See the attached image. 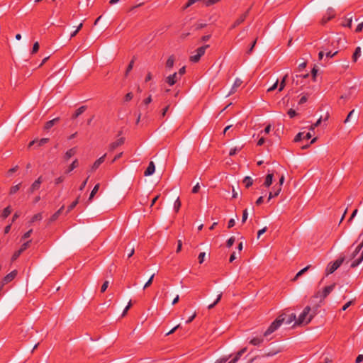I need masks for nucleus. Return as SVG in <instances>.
I'll use <instances>...</instances> for the list:
<instances>
[{"label": "nucleus", "instance_id": "obj_45", "mask_svg": "<svg viewBox=\"0 0 363 363\" xmlns=\"http://www.w3.org/2000/svg\"><path fill=\"white\" fill-rule=\"evenodd\" d=\"M22 253L23 252L20 250H16L12 255L11 262L16 261Z\"/></svg>", "mask_w": 363, "mask_h": 363}, {"label": "nucleus", "instance_id": "obj_63", "mask_svg": "<svg viewBox=\"0 0 363 363\" xmlns=\"http://www.w3.org/2000/svg\"><path fill=\"white\" fill-rule=\"evenodd\" d=\"M32 232H33V230L30 229L28 231H27L26 233H25L22 237V239L26 240V239L28 238L30 236Z\"/></svg>", "mask_w": 363, "mask_h": 363}, {"label": "nucleus", "instance_id": "obj_27", "mask_svg": "<svg viewBox=\"0 0 363 363\" xmlns=\"http://www.w3.org/2000/svg\"><path fill=\"white\" fill-rule=\"evenodd\" d=\"M43 213H38L31 218L30 223H33L36 221L41 220L43 219Z\"/></svg>", "mask_w": 363, "mask_h": 363}, {"label": "nucleus", "instance_id": "obj_54", "mask_svg": "<svg viewBox=\"0 0 363 363\" xmlns=\"http://www.w3.org/2000/svg\"><path fill=\"white\" fill-rule=\"evenodd\" d=\"M248 213L247 210L245 209L242 212V223H244L247 219Z\"/></svg>", "mask_w": 363, "mask_h": 363}, {"label": "nucleus", "instance_id": "obj_5", "mask_svg": "<svg viewBox=\"0 0 363 363\" xmlns=\"http://www.w3.org/2000/svg\"><path fill=\"white\" fill-rule=\"evenodd\" d=\"M335 286V284H333L330 286H325L323 291H318L315 293V294L313 296V298H320V301H322L324 300L334 289Z\"/></svg>", "mask_w": 363, "mask_h": 363}, {"label": "nucleus", "instance_id": "obj_61", "mask_svg": "<svg viewBox=\"0 0 363 363\" xmlns=\"http://www.w3.org/2000/svg\"><path fill=\"white\" fill-rule=\"evenodd\" d=\"M362 29H363V21L360 22L357 25V28L355 29V32L356 33H359V32H361L362 30Z\"/></svg>", "mask_w": 363, "mask_h": 363}, {"label": "nucleus", "instance_id": "obj_18", "mask_svg": "<svg viewBox=\"0 0 363 363\" xmlns=\"http://www.w3.org/2000/svg\"><path fill=\"white\" fill-rule=\"evenodd\" d=\"M273 177H274V174L273 173H269L266 176L265 181L264 182V185L266 187H269L272 185V181H273Z\"/></svg>", "mask_w": 363, "mask_h": 363}, {"label": "nucleus", "instance_id": "obj_30", "mask_svg": "<svg viewBox=\"0 0 363 363\" xmlns=\"http://www.w3.org/2000/svg\"><path fill=\"white\" fill-rule=\"evenodd\" d=\"M287 77H288V74H286L281 79L280 84H279V91H281L286 86V82Z\"/></svg>", "mask_w": 363, "mask_h": 363}, {"label": "nucleus", "instance_id": "obj_52", "mask_svg": "<svg viewBox=\"0 0 363 363\" xmlns=\"http://www.w3.org/2000/svg\"><path fill=\"white\" fill-rule=\"evenodd\" d=\"M154 276H155V274H152V275L150 277V278L148 279V281L145 283V286H144V287H143V289H146V288H147V287H149V286L152 284V281H153Z\"/></svg>", "mask_w": 363, "mask_h": 363}, {"label": "nucleus", "instance_id": "obj_28", "mask_svg": "<svg viewBox=\"0 0 363 363\" xmlns=\"http://www.w3.org/2000/svg\"><path fill=\"white\" fill-rule=\"evenodd\" d=\"M220 1V0H200V1H201L206 6H212L213 4H217Z\"/></svg>", "mask_w": 363, "mask_h": 363}, {"label": "nucleus", "instance_id": "obj_26", "mask_svg": "<svg viewBox=\"0 0 363 363\" xmlns=\"http://www.w3.org/2000/svg\"><path fill=\"white\" fill-rule=\"evenodd\" d=\"M264 340L262 337H254L250 341V343L253 345H259L263 342Z\"/></svg>", "mask_w": 363, "mask_h": 363}, {"label": "nucleus", "instance_id": "obj_29", "mask_svg": "<svg viewBox=\"0 0 363 363\" xmlns=\"http://www.w3.org/2000/svg\"><path fill=\"white\" fill-rule=\"evenodd\" d=\"M247 351V347H244L241 349L240 351H238L235 357L233 358V359H236V362L240 359L241 356Z\"/></svg>", "mask_w": 363, "mask_h": 363}, {"label": "nucleus", "instance_id": "obj_53", "mask_svg": "<svg viewBox=\"0 0 363 363\" xmlns=\"http://www.w3.org/2000/svg\"><path fill=\"white\" fill-rule=\"evenodd\" d=\"M133 97V94L132 92H129L128 94H125V97H124V101L125 102H128V101H130Z\"/></svg>", "mask_w": 363, "mask_h": 363}, {"label": "nucleus", "instance_id": "obj_10", "mask_svg": "<svg viewBox=\"0 0 363 363\" xmlns=\"http://www.w3.org/2000/svg\"><path fill=\"white\" fill-rule=\"evenodd\" d=\"M179 79V77L178 76V74L177 72H174L173 74H171L167 77L166 82L169 86H173L174 84H176V82L178 81Z\"/></svg>", "mask_w": 363, "mask_h": 363}, {"label": "nucleus", "instance_id": "obj_4", "mask_svg": "<svg viewBox=\"0 0 363 363\" xmlns=\"http://www.w3.org/2000/svg\"><path fill=\"white\" fill-rule=\"evenodd\" d=\"M208 48L209 45H205L201 47H199L196 50V54L190 56L189 60L194 63L199 62L201 57L205 54L206 49Z\"/></svg>", "mask_w": 363, "mask_h": 363}, {"label": "nucleus", "instance_id": "obj_12", "mask_svg": "<svg viewBox=\"0 0 363 363\" xmlns=\"http://www.w3.org/2000/svg\"><path fill=\"white\" fill-rule=\"evenodd\" d=\"M242 84V81L240 79H239V78L235 79L234 84H233L230 91L228 93V95H231V94L235 93L237 91V89L241 86Z\"/></svg>", "mask_w": 363, "mask_h": 363}, {"label": "nucleus", "instance_id": "obj_50", "mask_svg": "<svg viewBox=\"0 0 363 363\" xmlns=\"http://www.w3.org/2000/svg\"><path fill=\"white\" fill-rule=\"evenodd\" d=\"M39 50V43L38 42H35L34 44H33V48H32V50H31V54H35Z\"/></svg>", "mask_w": 363, "mask_h": 363}, {"label": "nucleus", "instance_id": "obj_64", "mask_svg": "<svg viewBox=\"0 0 363 363\" xmlns=\"http://www.w3.org/2000/svg\"><path fill=\"white\" fill-rule=\"evenodd\" d=\"M362 361H363V354H359L355 359V362L361 363Z\"/></svg>", "mask_w": 363, "mask_h": 363}, {"label": "nucleus", "instance_id": "obj_44", "mask_svg": "<svg viewBox=\"0 0 363 363\" xmlns=\"http://www.w3.org/2000/svg\"><path fill=\"white\" fill-rule=\"evenodd\" d=\"M322 120L323 118L320 117L315 123L311 125L309 130L313 131L316 127L320 125Z\"/></svg>", "mask_w": 363, "mask_h": 363}, {"label": "nucleus", "instance_id": "obj_42", "mask_svg": "<svg viewBox=\"0 0 363 363\" xmlns=\"http://www.w3.org/2000/svg\"><path fill=\"white\" fill-rule=\"evenodd\" d=\"M257 38H256L255 39V40L252 43V44L250 45V47L249 48V49L246 51V54L247 55H250L252 52L253 49H254V48H255V45L257 43Z\"/></svg>", "mask_w": 363, "mask_h": 363}, {"label": "nucleus", "instance_id": "obj_60", "mask_svg": "<svg viewBox=\"0 0 363 363\" xmlns=\"http://www.w3.org/2000/svg\"><path fill=\"white\" fill-rule=\"evenodd\" d=\"M229 357H230V356L220 358L219 359H218L216 362V363H226L228 362Z\"/></svg>", "mask_w": 363, "mask_h": 363}, {"label": "nucleus", "instance_id": "obj_22", "mask_svg": "<svg viewBox=\"0 0 363 363\" xmlns=\"http://www.w3.org/2000/svg\"><path fill=\"white\" fill-rule=\"evenodd\" d=\"M242 182L245 184V187L248 189L253 184V179L250 177L246 176L243 179Z\"/></svg>", "mask_w": 363, "mask_h": 363}, {"label": "nucleus", "instance_id": "obj_24", "mask_svg": "<svg viewBox=\"0 0 363 363\" xmlns=\"http://www.w3.org/2000/svg\"><path fill=\"white\" fill-rule=\"evenodd\" d=\"M76 153V149L74 147V148H71L69 150H68L65 155V159L66 160H68L69 159H70L73 155H74Z\"/></svg>", "mask_w": 363, "mask_h": 363}, {"label": "nucleus", "instance_id": "obj_58", "mask_svg": "<svg viewBox=\"0 0 363 363\" xmlns=\"http://www.w3.org/2000/svg\"><path fill=\"white\" fill-rule=\"evenodd\" d=\"M21 215V211H16L12 218L11 223H13L17 218H18Z\"/></svg>", "mask_w": 363, "mask_h": 363}, {"label": "nucleus", "instance_id": "obj_14", "mask_svg": "<svg viewBox=\"0 0 363 363\" xmlns=\"http://www.w3.org/2000/svg\"><path fill=\"white\" fill-rule=\"evenodd\" d=\"M155 170V166L153 162H150L144 172V175L147 177L152 175Z\"/></svg>", "mask_w": 363, "mask_h": 363}, {"label": "nucleus", "instance_id": "obj_47", "mask_svg": "<svg viewBox=\"0 0 363 363\" xmlns=\"http://www.w3.org/2000/svg\"><path fill=\"white\" fill-rule=\"evenodd\" d=\"M197 1H200V0H188L186 4H185V6L183 7V9L184 10L186 9L187 8H189V6H191V5H193L194 3H196Z\"/></svg>", "mask_w": 363, "mask_h": 363}, {"label": "nucleus", "instance_id": "obj_32", "mask_svg": "<svg viewBox=\"0 0 363 363\" xmlns=\"http://www.w3.org/2000/svg\"><path fill=\"white\" fill-rule=\"evenodd\" d=\"M311 267V265H308L306 266L305 268L302 269L301 270H300L297 274L295 276V277L292 279L293 281H296L298 277H299L300 276H301L303 274H304L306 272H307L308 270V269Z\"/></svg>", "mask_w": 363, "mask_h": 363}, {"label": "nucleus", "instance_id": "obj_48", "mask_svg": "<svg viewBox=\"0 0 363 363\" xmlns=\"http://www.w3.org/2000/svg\"><path fill=\"white\" fill-rule=\"evenodd\" d=\"M30 242H31V240H29V241H27V242H24L23 244H22V245L21 246L19 250L22 252H23L29 247Z\"/></svg>", "mask_w": 363, "mask_h": 363}, {"label": "nucleus", "instance_id": "obj_8", "mask_svg": "<svg viewBox=\"0 0 363 363\" xmlns=\"http://www.w3.org/2000/svg\"><path fill=\"white\" fill-rule=\"evenodd\" d=\"M352 19H353L352 13H347L345 16V17L343 18V20L341 23V26L343 27H348L350 28L352 27Z\"/></svg>", "mask_w": 363, "mask_h": 363}, {"label": "nucleus", "instance_id": "obj_17", "mask_svg": "<svg viewBox=\"0 0 363 363\" xmlns=\"http://www.w3.org/2000/svg\"><path fill=\"white\" fill-rule=\"evenodd\" d=\"M87 108L86 106H82L79 108H77L75 111V113L72 115V118L76 119L77 117H79L81 114H82Z\"/></svg>", "mask_w": 363, "mask_h": 363}, {"label": "nucleus", "instance_id": "obj_56", "mask_svg": "<svg viewBox=\"0 0 363 363\" xmlns=\"http://www.w3.org/2000/svg\"><path fill=\"white\" fill-rule=\"evenodd\" d=\"M205 255H206L205 252H200V254L199 255L198 259H199V262L200 264H202L203 262Z\"/></svg>", "mask_w": 363, "mask_h": 363}, {"label": "nucleus", "instance_id": "obj_43", "mask_svg": "<svg viewBox=\"0 0 363 363\" xmlns=\"http://www.w3.org/2000/svg\"><path fill=\"white\" fill-rule=\"evenodd\" d=\"M308 77V74H303V75H296V77L293 78V82L295 83L296 85H298L299 84L298 79L300 77L307 78Z\"/></svg>", "mask_w": 363, "mask_h": 363}, {"label": "nucleus", "instance_id": "obj_25", "mask_svg": "<svg viewBox=\"0 0 363 363\" xmlns=\"http://www.w3.org/2000/svg\"><path fill=\"white\" fill-rule=\"evenodd\" d=\"M11 208L10 206H9L3 210V212H2L1 216L3 219H5L11 214Z\"/></svg>", "mask_w": 363, "mask_h": 363}, {"label": "nucleus", "instance_id": "obj_41", "mask_svg": "<svg viewBox=\"0 0 363 363\" xmlns=\"http://www.w3.org/2000/svg\"><path fill=\"white\" fill-rule=\"evenodd\" d=\"M133 65H134V59H133L130 63L128 64L127 68H126V70H125V77L128 76V74H129V72L132 70L133 67Z\"/></svg>", "mask_w": 363, "mask_h": 363}, {"label": "nucleus", "instance_id": "obj_16", "mask_svg": "<svg viewBox=\"0 0 363 363\" xmlns=\"http://www.w3.org/2000/svg\"><path fill=\"white\" fill-rule=\"evenodd\" d=\"M124 141H125L124 138H121L116 140L115 142L112 143L110 145V150H115L117 147L123 145L124 143Z\"/></svg>", "mask_w": 363, "mask_h": 363}, {"label": "nucleus", "instance_id": "obj_2", "mask_svg": "<svg viewBox=\"0 0 363 363\" xmlns=\"http://www.w3.org/2000/svg\"><path fill=\"white\" fill-rule=\"evenodd\" d=\"M311 311V308L310 306H308L305 307L302 313L299 315L298 318L296 320L295 323L296 325L308 324L315 315V311L310 313Z\"/></svg>", "mask_w": 363, "mask_h": 363}, {"label": "nucleus", "instance_id": "obj_6", "mask_svg": "<svg viewBox=\"0 0 363 363\" xmlns=\"http://www.w3.org/2000/svg\"><path fill=\"white\" fill-rule=\"evenodd\" d=\"M250 9H251V7H250L245 13L241 14L239 16V18H238L235 21V22L232 24L230 29L233 30V29L235 28L237 26H238L239 25H240L241 23H242L245 21L246 18L248 16Z\"/></svg>", "mask_w": 363, "mask_h": 363}, {"label": "nucleus", "instance_id": "obj_7", "mask_svg": "<svg viewBox=\"0 0 363 363\" xmlns=\"http://www.w3.org/2000/svg\"><path fill=\"white\" fill-rule=\"evenodd\" d=\"M16 274L17 272L13 270L8 274L6 277H4L1 283V287H4L5 284L11 281L16 277Z\"/></svg>", "mask_w": 363, "mask_h": 363}, {"label": "nucleus", "instance_id": "obj_39", "mask_svg": "<svg viewBox=\"0 0 363 363\" xmlns=\"http://www.w3.org/2000/svg\"><path fill=\"white\" fill-rule=\"evenodd\" d=\"M221 298H222V293H221V294H220L218 296V297H217L216 300L213 303L210 304V305L208 306V309H212V308H213L215 307V306H216V304H217V303L220 301Z\"/></svg>", "mask_w": 363, "mask_h": 363}, {"label": "nucleus", "instance_id": "obj_23", "mask_svg": "<svg viewBox=\"0 0 363 363\" xmlns=\"http://www.w3.org/2000/svg\"><path fill=\"white\" fill-rule=\"evenodd\" d=\"M360 55H361V48L357 47L353 53V55H352L353 62H356L357 60H358V58L360 57Z\"/></svg>", "mask_w": 363, "mask_h": 363}, {"label": "nucleus", "instance_id": "obj_15", "mask_svg": "<svg viewBox=\"0 0 363 363\" xmlns=\"http://www.w3.org/2000/svg\"><path fill=\"white\" fill-rule=\"evenodd\" d=\"M106 156V155L105 154L94 162V163L93 164V165L91 167V169L93 171L98 169L99 167V166L104 162Z\"/></svg>", "mask_w": 363, "mask_h": 363}, {"label": "nucleus", "instance_id": "obj_13", "mask_svg": "<svg viewBox=\"0 0 363 363\" xmlns=\"http://www.w3.org/2000/svg\"><path fill=\"white\" fill-rule=\"evenodd\" d=\"M45 144V138H41L40 140H33L28 144V148L32 147H40L43 146Z\"/></svg>", "mask_w": 363, "mask_h": 363}, {"label": "nucleus", "instance_id": "obj_51", "mask_svg": "<svg viewBox=\"0 0 363 363\" xmlns=\"http://www.w3.org/2000/svg\"><path fill=\"white\" fill-rule=\"evenodd\" d=\"M303 138V133H298L295 136V138H294V140L295 143H298V142L301 141Z\"/></svg>", "mask_w": 363, "mask_h": 363}, {"label": "nucleus", "instance_id": "obj_33", "mask_svg": "<svg viewBox=\"0 0 363 363\" xmlns=\"http://www.w3.org/2000/svg\"><path fill=\"white\" fill-rule=\"evenodd\" d=\"M181 206H182V203L179 199V197H177V199H176V201H174V209L176 213L179 212Z\"/></svg>", "mask_w": 363, "mask_h": 363}, {"label": "nucleus", "instance_id": "obj_11", "mask_svg": "<svg viewBox=\"0 0 363 363\" xmlns=\"http://www.w3.org/2000/svg\"><path fill=\"white\" fill-rule=\"evenodd\" d=\"M42 176H40L37 180H35L29 189V193H33L40 188L42 183Z\"/></svg>", "mask_w": 363, "mask_h": 363}, {"label": "nucleus", "instance_id": "obj_1", "mask_svg": "<svg viewBox=\"0 0 363 363\" xmlns=\"http://www.w3.org/2000/svg\"><path fill=\"white\" fill-rule=\"evenodd\" d=\"M294 320H296V314L291 313L288 319L286 320V324L291 323ZM285 322V314H281L279 315L269 326V328L267 329V330L264 333L263 335L264 337H267L272 333H274L275 330H277L283 323Z\"/></svg>", "mask_w": 363, "mask_h": 363}, {"label": "nucleus", "instance_id": "obj_3", "mask_svg": "<svg viewBox=\"0 0 363 363\" xmlns=\"http://www.w3.org/2000/svg\"><path fill=\"white\" fill-rule=\"evenodd\" d=\"M345 260V257L342 256L340 257L337 259H336L334 262H330L328 264L327 268L325 269L326 275L333 274L335 271H336L341 266V264L344 262Z\"/></svg>", "mask_w": 363, "mask_h": 363}, {"label": "nucleus", "instance_id": "obj_62", "mask_svg": "<svg viewBox=\"0 0 363 363\" xmlns=\"http://www.w3.org/2000/svg\"><path fill=\"white\" fill-rule=\"evenodd\" d=\"M200 190V185L199 183H197L192 189V193L193 194H196Z\"/></svg>", "mask_w": 363, "mask_h": 363}, {"label": "nucleus", "instance_id": "obj_46", "mask_svg": "<svg viewBox=\"0 0 363 363\" xmlns=\"http://www.w3.org/2000/svg\"><path fill=\"white\" fill-rule=\"evenodd\" d=\"M79 196H78L75 201H74L69 206H68V208H67V211H72L74 208H75V206L78 204L79 203Z\"/></svg>", "mask_w": 363, "mask_h": 363}, {"label": "nucleus", "instance_id": "obj_34", "mask_svg": "<svg viewBox=\"0 0 363 363\" xmlns=\"http://www.w3.org/2000/svg\"><path fill=\"white\" fill-rule=\"evenodd\" d=\"M99 184H97L94 186V189H92L91 194H90V196H89V201H91V199L94 198V195L97 193V191H99Z\"/></svg>", "mask_w": 363, "mask_h": 363}, {"label": "nucleus", "instance_id": "obj_49", "mask_svg": "<svg viewBox=\"0 0 363 363\" xmlns=\"http://www.w3.org/2000/svg\"><path fill=\"white\" fill-rule=\"evenodd\" d=\"M235 237H230L226 242V246L228 247H232V245L234 244L235 242Z\"/></svg>", "mask_w": 363, "mask_h": 363}, {"label": "nucleus", "instance_id": "obj_36", "mask_svg": "<svg viewBox=\"0 0 363 363\" xmlns=\"http://www.w3.org/2000/svg\"><path fill=\"white\" fill-rule=\"evenodd\" d=\"M325 52L326 59H328V58H332L334 56H335L338 53V51H335L333 52L332 51L328 50V49H325Z\"/></svg>", "mask_w": 363, "mask_h": 363}, {"label": "nucleus", "instance_id": "obj_40", "mask_svg": "<svg viewBox=\"0 0 363 363\" xmlns=\"http://www.w3.org/2000/svg\"><path fill=\"white\" fill-rule=\"evenodd\" d=\"M62 211V208H60L57 212H55L50 218V222H52V221H55V220H57V218L59 217L60 214L61 213Z\"/></svg>", "mask_w": 363, "mask_h": 363}, {"label": "nucleus", "instance_id": "obj_9", "mask_svg": "<svg viewBox=\"0 0 363 363\" xmlns=\"http://www.w3.org/2000/svg\"><path fill=\"white\" fill-rule=\"evenodd\" d=\"M328 16H323L321 23L322 24H325L327 22H328L330 20H331L333 18H334L335 13V11L332 8H329L327 11Z\"/></svg>", "mask_w": 363, "mask_h": 363}, {"label": "nucleus", "instance_id": "obj_20", "mask_svg": "<svg viewBox=\"0 0 363 363\" xmlns=\"http://www.w3.org/2000/svg\"><path fill=\"white\" fill-rule=\"evenodd\" d=\"M363 260V250H362V252L360 255V256L357 259H354L350 264V267L352 268H354L356 267H357Z\"/></svg>", "mask_w": 363, "mask_h": 363}, {"label": "nucleus", "instance_id": "obj_19", "mask_svg": "<svg viewBox=\"0 0 363 363\" xmlns=\"http://www.w3.org/2000/svg\"><path fill=\"white\" fill-rule=\"evenodd\" d=\"M174 60H175V58L173 55L169 56L166 62V64H165L166 68H167V69L172 68L174 66Z\"/></svg>", "mask_w": 363, "mask_h": 363}, {"label": "nucleus", "instance_id": "obj_59", "mask_svg": "<svg viewBox=\"0 0 363 363\" xmlns=\"http://www.w3.org/2000/svg\"><path fill=\"white\" fill-rule=\"evenodd\" d=\"M288 115L289 116V117L291 118H294L296 115V112L295 110L292 109V108H290L288 112H287Z\"/></svg>", "mask_w": 363, "mask_h": 363}, {"label": "nucleus", "instance_id": "obj_37", "mask_svg": "<svg viewBox=\"0 0 363 363\" xmlns=\"http://www.w3.org/2000/svg\"><path fill=\"white\" fill-rule=\"evenodd\" d=\"M21 185V184L19 183L15 186H11L10 189L9 194H16L20 189Z\"/></svg>", "mask_w": 363, "mask_h": 363}, {"label": "nucleus", "instance_id": "obj_38", "mask_svg": "<svg viewBox=\"0 0 363 363\" xmlns=\"http://www.w3.org/2000/svg\"><path fill=\"white\" fill-rule=\"evenodd\" d=\"M206 26V23H196V24H194L192 26V28H194V30H200V29H202V28H205Z\"/></svg>", "mask_w": 363, "mask_h": 363}, {"label": "nucleus", "instance_id": "obj_31", "mask_svg": "<svg viewBox=\"0 0 363 363\" xmlns=\"http://www.w3.org/2000/svg\"><path fill=\"white\" fill-rule=\"evenodd\" d=\"M281 191V187L279 186V187H278V188L274 191V192H273V193H272V192H269V198H268V201H269L271 199H272V198H274V197L277 196L279 194V193H280V191Z\"/></svg>", "mask_w": 363, "mask_h": 363}, {"label": "nucleus", "instance_id": "obj_55", "mask_svg": "<svg viewBox=\"0 0 363 363\" xmlns=\"http://www.w3.org/2000/svg\"><path fill=\"white\" fill-rule=\"evenodd\" d=\"M278 84H279V80L277 79L275 83L267 89V92H271V91L275 90L277 88Z\"/></svg>", "mask_w": 363, "mask_h": 363}, {"label": "nucleus", "instance_id": "obj_57", "mask_svg": "<svg viewBox=\"0 0 363 363\" xmlns=\"http://www.w3.org/2000/svg\"><path fill=\"white\" fill-rule=\"evenodd\" d=\"M108 281H105L104 282V284H102V286H101V292L104 293L106 290V289L108 288Z\"/></svg>", "mask_w": 363, "mask_h": 363}, {"label": "nucleus", "instance_id": "obj_35", "mask_svg": "<svg viewBox=\"0 0 363 363\" xmlns=\"http://www.w3.org/2000/svg\"><path fill=\"white\" fill-rule=\"evenodd\" d=\"M78 166V160L76 159L74 160L72 163L69 165V168L67 169L66 173H69L72 172L74 168H76Z\"/></svg>", "mask_w": 363, "mask_h": 363}, {"label": "nucleus", "instance_id": "obj_21", "mask_svg": "<svg viewBox=\"0 0 363 363\" xmlns=\"http://www.w3.org/2000/svg\"><path fill=\"white\" fill-rule=\"evenodd\" d=\"M60 118L59 117L55 118L47 121V130L51 128L52 126L59 123Z\"/></svg>", "mask_w": 363, "mask_h": 363}]
</instances>
